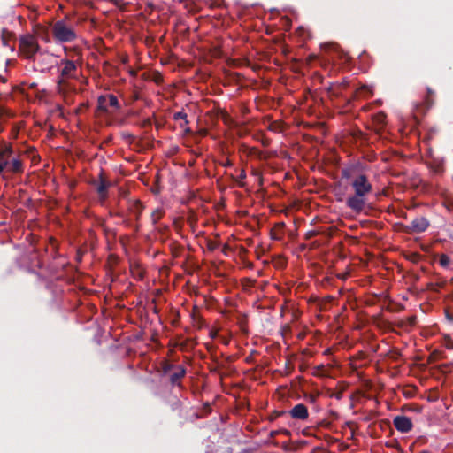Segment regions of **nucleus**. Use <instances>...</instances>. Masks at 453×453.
I'll use <instances>...</instances> for the list:
<instances>
[{
  "instance_id": "nucleus-1",
  "label": "nucleus",
  "mask_w": 453,
  "mask_h": 453,
  "mask_svg": "<svg viewBox=\"0 0 453 453\" xmlns=\"http://www.w3.org/2000/svg\"><path fill=\"white\" fill-rule=\"evenodd\" d=\"M354 195L348 197L346 205L355 212H361L366 204V196L372 191V186L365 174H357L350 183Z\"/></svg>"
},
{
  "instance_id": "nucleus-2",
  "label": "nucleus",
  "mask_w": 453,
  "mask_h": 453,
  "mask_svg": "<svg viewBox=\"0 0 453 453\" xmlns=\"http://www.w3.org/2000/svg\"><path fill=\"white\" fill-rule=\"evenodd\" d=\"M40 51V45L35 35L25 34L19 38V52L26 59H35V56Z\"/></svg>"
},
{
  "instance_id": "nucleus-3",
  "label": "nucleus",
  "mask_w": 453,
  "mask_h": 453,
  "mask_svg": "<svg viewBox=\"0 0 453 453\" xmlns=\"http://www.w3.org/2000/svg\"><path fill=\"white\" fill-rule=\"evenodd\" d=\"M51 33L54 40L61 43L73 42L77 37L73 27L65 20L56 21L51 27Z\"/></svg>"
},
{
  "instance_id": "nucleus-4",
  "label": "nucleus",
  "mask_w": 453,
  "mask_h": 453,
  "mask_svg": "<svg viewBox=\"0 0 453 453\" xmlns=\"http://www.w3.org/2000/svg\"><path fill=\"white\" fill-rule=\"evenodd\" d=\"M68 79L57 78V92L60 95L66 104L73 102V94L76 92V86Z\"/></svg>"
},
{
  "instance_id": "nucleus-5",
  "label": "nucleus",
  "mask_w": 453,
  "mask_h": 453,
  "mask_svg": "<svg viewBox=\"0 0 453 453\" xmlns=\"http://www.w3.org/2000/svg\"><path fill=\"white\" fill-rule=\"evenodd\" d=\"M430 226V221L424 216H417L410 224L403 226V231L408 234H421Z\"/></svg>"
},
{
  "instance_id": "nucleus-6",
  "label": "nucleus",
  "mask_w": 453,
  "mask_h": 453,
  "mask_svg": "<svg viewBox=\"0 0 453 453\" xmlns=\"http://www.w3.org/2000/svg\"><path fill=\"white\" fill-rule=\"evenodd\" d=\"M58 79L73 80L78 79V68L74 61L68 58L61 59L59 63Z\"/></svg>"
},
{
  "instance_id": "nucleus-7",
  "label": "nucleus",
  "mask_w": 453,
  "mask_h": 453,
  "mask_svg": "<svg viewBox=\"0 0 453 453\" xmlns=\"http://www.w3.org/2000/svg\"><path fill=\"white\" fill-rule=\"evenodd\" d=\"M39 55L35 56V59H32L35 63V69L41 72L46 73L51 67L52 57L47 53L38 52Z\"/></svg>"
},
{
  "instance_id": "nucleus-8",
  "label": "nucleus",
  "mask_w": 453,
  "mask_h": 453,
  "mask_svg": "<svg viewBox=\"0 0 453 453\" xmlns=\"http://www.w3.org/2000/svg\"><path fill=\"white\" fill-rule=\"evenodd\" d=\"M393 424L397 431L404 434L409 433L413 427L412 421L406 416L395 417Z\"/></svg>"
},
{
  "instance_id": "nucleus-9",
  "label": "nucleus",
  "mask_w": 453,
  "mask_h": 453,
  "mask_svg": "<svg viewBox=\"0 0 453 453\" xmlns=\"http://www.w3.org/2000/svg\"><path fill=\"white\" fill-rule=\"evenodd\" d=\"M13 154L12 147L10 144H3L0 146V174L4 167L8 166L9 160Z\"/></svg>"
},
{
  "instance_id": "nucleus-10",
  "label": "nucleus",
  "mask_w": 453,
  "mask_h": 453,
  "mask_svg": "<svg viewBox=\"0 0 453 453\" xmlns=\"http://www.w3.org/2000/svg\"><path fill=\"white\" fill-rule=\"evenodd\" d=\"M290 416L295 419L305 420L308 418V409L303 403L295 405L289 411Z\"/></svg>"
},
{
  "instance_id": "nucleus-11",
  "label": "nucleus",
  "mask_w": 453,
  "mask_h": 453,
  "mask_svg": "<svg viewBox=\"0 0 453 453\" xmlns=\"http://www.w3.org/2000/svg\"><path fill=\"white\" fill-rule=\"evenodd\" d=\"M349 87V81L345 79L341 82H332L327 88V91L331 96H340L342 94V91Z\"/></svg>"
},
{
  "instance_id": "nucleus-12",
  "label": "nucleus",
  "mask_w": 453,
  "mask_h": 453,
  "mask_svg": "<svg viewBox=\"0 0 453 453\" xmlns=\"http://www.w3.org/2000/svg\"><path fill=\"white\" fill-rule=\"evenodd\" d=\"M99 184L96 187V191L102 200H105L108 196V188L110 187V183L104 179V173H101L99 175Z\"/></svg>"
},
{
  "instance_id": "nucleus-13",
  "label": "nucleus",
  "mask_w": 453,
  "mask_h": 453,
  "mask_svg": "<svg viewBox=\"0 0 453 453\" xmlns=\"http://www.w3.org/2000/svg\"><path fill=\"white\" fill-rule=\"evenodd\" d=\"M435 91L431 88H426V95L424 97L423 104L426 110L434 106L435 103Z\"/></svg>"
},
{
  "instance_id": "nucleus-14",
  "label": "nucleus",
  "mask_w": 453,
  "mask_h": 453,
  "mask_svg": "<svg viewBox=\"0 0 453 453\" xmlns=\"http://www.w3.org/2000/svg\"><path fill=\"white\" fill-rule=\"evenodd\" d=\"M285 228V223L284 222H279L275 224L273 228L270 231L271 238L273 240H281L283 237V231Z\"/></svg>"
},
{
  "instance_id": "nucleus-15",
  "label": "nucleus",
  "mask_w": 453,
  "mask_h": 453,
  "mask_svg": "<svg viewBox=\"0 0 453 453\" xmlns=\"http://www.w3.org/2000/svg\"><path fill=\"white\" fill-rule=\"evenodd\" d=\"M186 369L182 365L177 366V371L170 376L172 385H180V380L185 376Z\"/></svg>"
},
{
  "instance_id": "nucleus-16",
  "label": "nucleus",
  "mask_w": 453,
  "mask_h": 453,
  "mask_svg": "<svg viewBox=\"0 0 453 453\" xmlns=\"http://www.w3.org/2000/svg\"><path fill=\"white\" fill-rule=\"evenodd\" d=\"M143 208H144L143 205L142 204V203L139 200L134 201L132 203V204L130 205L129 210L132 213L134 214L136 221L140 220Z\"/></svg>"
},
{
  "instance_id": "nucleus-17",
  "label": "nucleus",
  "mask_w": 453,
  "mask_h": 453,
  "mask_svg": "<svg viewBox=\"0 0 453 453\" xmlns=\"http://www.w3.org/2000/svg\"><path fill=\"white\" fill-rule=\"evenodd\" d=\"M8 165L12 173H20L22 171V163L19 158L11 157Z\"/></svg>"
},
{
  "instance_id": "nucleus-18",
  "label": "nucleus",
  "mask_w": 453,
  "mask_h": 453,
  "mask_svg": "<svg viewBox=\"0 0 453 453\" xmlns=\"http://www.w3.org/2000/svg\"><path fill=\"white\" fill-rule=\"evenodd\" d=\"M97 109L102 112L108 111L107 96L102 95L97 99Z\"/></svg>"
},
{
  "instance_id": "nucleus-19",
  "label": "nucleus",
  "mask_w": 453,
  "mask_h": 453,
  "mask_svg": "<svg viewBox=\"0 0 453 453\" xmlns=\"http://www.w3.org/2000/svg\"><path fill=\"white\" fill-rule=\"evenodd\" d=\"M165 211L163 209L157 208L152 211L150 215L151 222L153 225H156L164 216Z\"/></svg>"
},
{
  "instance_id": "nucleus-20",
  "label": "nucleus",
  "mask_w": 453,
  "mask_h": 453,
  "mask_svg": "<svg viewBox=\"0 0 453 453\" xmlns=\"http://www.w3.org/2000/svg\"><path fill=\"white\" fill-rule=\"evenodd\" d=\"M107 96V103L109 106L114 107L116 109L120 108V104L119 103L118 97L112 94L105 95Z\"/></svg>"
},
{
  "instance_id": "nucleus-21",
  "label": "nucleus",
  "mask_w": 453,
  "mask_h": 453,
  "mask_svg": "<svg viewBox=\"0 0 453 453\" xmlns=\"http://www.w3.org/2000/svg\"><path fill=\"white\" fill-rule=\"evenodd\" d=\"M231 178L234 180L235 181H238V186L241 188H243L245 186L244 182L239 181L241 180H244L246 178V173L244 169L240 170V174L238 178H235L234 175H231Z\"/></svg>"
},
{
  "instance_id": "nucleus-22",
  "label": "nucleus",
  "mask_w": 453,
  "mask_h": 453,
  "mask_svg": "<svg viewBox=\"0 0 453 453\" xmlns=\"http://www.w3.org/2000/svg\"><path fill=\"white\" fill-rule=\"evenodd\" d=\"M439 264L444 268L448 267L450 264L449 257L446 254H441L439 258Z\"/></svg>"
},
{
  "instance_id": "nucleus-23",
  "label": "nucleus",
  "mask_w": 453,
  "mask_h": 453,
  "mask_svg": "<svg viewBox=\"0 0 453 453\" xmlns=\"http://www.w3.org/2000/svg\"><path fill=\"white\" fill-rule=\"evenodd\" d=\"M188 118V115L187 113H185L184 111H177L173 114V119L174 120H179V119H182L183 121H185V125H188V120L187 119Z\"/></svg>"
},
{
  "instance_id": "nucleus-24",
  "label": "nucleus",
  "mask_w": 453,
  "mask_h": 453,
  "mask_svg": "<svg viewBox=\"0 0 453 453\" xmlns=\"http://www.w3.org/2000/svg\"><path fill=\"white\" fill-rule=\"evenodd\" d=\"M386 114L384 112H379L374 115L373 120L379 125H383L386 121Z\"/></svg>"
},
{
  "instance_id": "nucleus-25",
  "label": "nucleus",
  "mask_w": 453,
  "mask_h": 453,
  "mask_svg": "<svg viewBox=\"0 0 453 453\" xmlns=\"http://www.w3.org/2000/svg\"><path fill=\"white\" fill-rule=\"evenodd\" d=\"M342 177L344 179H352L355 177L353 176V170L351 168H343L341 171Z\"/></svg>"
},
{
  "instance_id": "nucleus-26",
  "label": "nucleus",
  "mask_w": 453,
  "mask_h": 453,
  "mask_svg": "<svg viewBox=\"0 0 453 453\" xmlns=\"http://www.w3.org/2000/svg\"><path fill=\"white\" fill-rule=\"evenodd\" d=\"M206 246H207L208 250L214 251L215 250H217L219 248V243L216 241L209 239L206 241Z\"/></svg>"
},
{
  "instance_id": "nucleus-27",
  "label": "nucleus",
  "mask_w": 453,
  "mask_h": 453,
  "mask_svg": "<svg viewBox=\"0 0 453 453\" xmlns=\"http://www.w3.org/2000/svg\"><path fill=\"white\" fill-rule=\"evenodd\" d=\"M287 414V411H274L270 416H269V420L270 421H273L275 420L276 418H278L279 417H281L283 415H286Z\"/></svg>"
},
{
  "instance_id": "nucleus-28",
  "label": "nucleus",
  "mask_w": 453,
  "mask_h": 453,
  "mask_svg": "<svg viewBox=\"0 0 453 453\" xmlns=\"http://www.w3.org/2000/svg\"><path fill=\"white\" fill-rule=\"evenodd\" d=\"M173 365L172 364H169L168 362H164L163 365H162V370H163V373L164 374H166L167 372H169L173 368Z\"/></svg>"
},
{
  "instance_id": "nucleus-29",
  "label": "nucleus",
  "mask_w": 453,
  "mask_h": 453,
  "mask_svg": "<svg viewBox=\"0 0 453 453\" xmlns=\"http://www.w3.org/2000/svg\"><path fill=\"white\" fill-rule=\"evenodd\" d=\"M445 341H446V347L448 349H453V342H452L450 337L449 336H446L445 337Z\"/></svg>"
},
{
  "instance_id": "nucleus-30",
  "label": "nucleus",
  "mask_w": 453,
  "mask_h": 453,
  "mask_svg": "<svg viewBox=\"0 0 453 453\" xmlns=\"http://www.w3.org/2000/svg\"><path fill=\"white\" fill-rule=\"evenodd\" d=\"M408 320V323L410 326H414L416 324V321H417V317L416 316H411L407 319Z\"/></svg>"
},
{
  "instance_id": "nucleus-31",
  "label": "nucleus",
  "mask_w": 453,
  "mask_h": 453,
  "mask_svg": "<svg viewBox=\"0 0 453 453\" xmlns=\"http://www.w3.org/2000/svg\"><path fill=\"white\" fill-rule=\"evenodd\" d=\"M367 89V87L366 86H363L361 87L359 89L356 90L353 94V98H356L358 96V94L361 93L363 90H366Z\"/></svg>"
},
{
  "instance_id": "nucleus-32",
  "label": "nucleus",
  "mask_w": 453,
  "mask_h": 453,
  "mask_svg": "<svg viewBox=\"0 0 453 453\" xmlns=\"http://www.w3.org/2000/svg\"><path fill=\"white\" fill-rule=\"evenodd\" d=\"M192 317H193V319H194L195 320H196V321H197V324H198V325H199V326L201 327V326H203V322H204L203 319V318H201V317H197V318H196L195 314H193V315H192Z\"/></svg>"
},
{
  "instance_id": "nucleus-33",
  "label": "nucleus",
  "mask_w": 453,
  "mask_h": 453,
  "mask_svg": "<svg viewBox=\"0 0 453 453\" xmlns=\"http://www.w3.org/2000/svg\"><path fill=\"white\" fill-rule=\"evenodd\" d=\"M317 234H318V232H316V231H310V232L307 233V239L314 237Z\"/></svg>"
},
{
  "instance_id": "nucleus-34",
  "label": "nucleus",
  "mask_w": 453,
  "mask_h": 453,
  "mask_svg": "<svg viewBox=\"0 0 453 453\" xmlns=\"http://www.w3.org/2000/svg\"><path fill=\"white\" fill-rule=\"evenodd\" d=\"M217 336H218V331L217 330H211L210 337L211 339H215Z\"/></svg>"
},
{
  "instance_id": "nucleus-35",
  "label": "nucleus",
  "mask_w": 453,
  "mask_h": 453,
  "mask_svg": "<svg viewBox=\"0 0 453 453\" xmlns=\"http://www.w3.org/2000/svg\"><path fill=\"white\" fill-rule=\"evenodd\" d=\"M222 165L224 167H230L233 165V163L229 159H227L225 163L222 164Z\"/></svg>"
},
{
  "instance_id": "nucleus-36",
  "label": "nucleus",
  "mask_w": 453,
  "mask_h": 453,
  "mask_svg": "<svg viewBox=\"0 0 453 453\" xmlns=\"http://www.w3.org/2000/svg\"><path fill=\"white\" fill-rule=\"evenodd\" d=\"M309 400H310L311 403H315L316 400H317V396L314 395H309Z\"/></svg>"
},
{
  "instance_id": "nucleus-37",
  "label": "nucleus",
  "mask_w": 453,
  "mask_h": 453,
  "mask_svg": "<svg viewBox=\"0 0 453 453\" xmlns=\"http://www.w3.org/2000/svg\"><path fill=\"white\" fill-rule=\"evenodd\" d=\"M399 355H400V354H399L398 352H393V353L390 355V357H391L393 359L396 360V359L398 358Z\"/></svg>"
},
{
  "instance_id": "nucleus-38",
  "label": "nucleus",
  "mask_w": 453,
  "mask_h": 453,
  "mask_svg": "<svg viewBox=\"0 0 453 453\" xmlns=\"http://www.w3.org/2000/svg\"><path fill=\"white\" fill-rule=\"evenodd\" d=\"M185 133H186V134H190V133H191V129H190L189 127H187V128L185 129Z\"/></svg>"
},
{
  "instance_id": "nucleus-39",
  "label": "nucleus",
  "mask_w": 453,
  "mask_h": 453,
  "mask_svg": "<svg viewBox=\"0 0 453 453\" xmlns=\"http://www.w3.org/2000/svg\"><path fill=\"white\" fill-rule=\"evenodd\" d=\"M211 7H217V6H219V4H218L217 3H212L211 4Z\"/></svg>"
},
{
  "instance_id": "nucleus-40",
  "label": "nucleus",
  "mask_w": 453,
  "mask_h": 453,
  "mask_svg": "<svg viewBox=\"0 0 453 453\" xmlns=\"http://www.w3.org/2000/svg\"><path fill=\"white\" fill-rule=\"evenodd\" d=\"M3 42H4V45H7V40H6V38H5V37H3Z\"/></svg>"
},
{
  "instance_id": "nucleus-41",
  "label": "nucleus",
  "mask_w": 453,
  "mask_h": 453,
  "mask_svg": "<svg viewBox=\"0 0 453 453\" xmlns=\"http://www.w3.org/2000/svg\"><path fill=\"white\" fill-rule=\"evenodd\" d=\"M0 81H1L2 82H4H4H6V79H5V78H4V77H0Z\"/></svg>"
},
{
  "instance_id": "nucleus-42",
  "label": "nucleus",
  "mask_w": 453,
  "mask_h": 453,
  "mask_svg": "<svg viewBox=\"0 0 453 453\" xmlns=\"http://www.w3.org/2000/svg\"><path fill=\"white\" fill-rule=\"evenodd\" d=\"M35 87H36V84H35V83H32V84L30 85V88H35Z\"/></svg>"
},
{
  "instance_id": "nucleus-43",
  "label": "nucleus",
  "mask_w": 453,
  "mask_h": 453,
  "mask_svg": "<svg viewBox=\"0 0 453 453\" xmlns=\"http://www.w3.org/2000/svg\"><path fill=\"white\" fill-rule=\"evenodd\" d=\"M7 35H8L9 37H12L13 35H12V33L7 32Z\"/></svg>"
},
{
  "instance_id": "nucleus-44",
  "label": "nucleus",
  "mask_w": 453,
  "mask_h": 453,
  "mask_svg": "<svg viewBox=\"0 0 453 453\" xmlns=\"http://www.w3.org/2000/svg\"><path fill=\"white\" fill-rule=\"evenodd\" d=\"M135 230H136V231H138V230H139V225H138V224H136V225H135Z\"/></svg>"
},
{
  "instance_id": "nucleus-45",
  "label": "nucleus",
  "mask_w": 453,
  "mask_h": 453,
  "mask_svg": "<svg viewBox=\"0 0 453 453\" xmlns=\"http://www.w3.org/2000/svg\"><path fill=\"white\" fill-rule=\"evenodd\" d=\"M420 453H431V452H429V451H427V450H423V451H421Z\"/></svg>"
},
{
  "instance_id": "nucleus-46",
  "label": "nucleus",
  "mask_w": 453,
  "mask_h": 453,
  "mask_svg": "<svg viewBox=\"0 0 453 453\" xmlns=\"http://www.w3.org/2000/svg\"><path fill=\"white\" fill-rule=\"evenodd\" d=\"M323 368H324V365H321V366H319V367H318V370H319V369H323Z\"/></svg>"
},
{
  "instance_id": "nucleus-47",
  "label": "nucleus",
  "mask_w": 453,
  "mask_h": 453,
  "mask_svg": "<svg viewBox=\"0 0 453 453\" xmlns=\"http://www.w3.org/2000/svg\"><path fill=\"white\" fill-rule=\"evenodd\" d=\"M284 434H289V432L288 430H284Z\"/></svg>"
},
{
  "instance_id": "nucleus-48",
  "label": "nucleus",
  "mask_w": 453,
  "mask_h": 453,
  "mask_svg": "<svg viewBox=\"0 0 453 453\" xmlns=\"http://www.w3.org/2000/svg\"><path fill=\"white\" fill-rule=\"evenodd\" d=\"M184 126H186V125H185V122H184V123H182V124H180V127H183Z\"/></svg>"
},
{
  "instance_id": "nucleus-49",
  "label": "nucleus",
  "mask_w": 453,
  "mask_h": 453,
  "mask_svg": "<svg viewBox=\"0 0 453 453\" xmlns=\"http://www.w3.org/2000/svg\"><path fill=\"white\" fill-rule=\"evenodd\" d=\"M223 342H224L225 344H227V341H226V340H223Z\"/></svg>"
}]
</instances>
